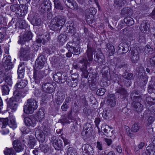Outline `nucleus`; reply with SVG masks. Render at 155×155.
Segmentation results:
<instances>
[{"label":"nucleus","mask_w":155,"mask_h":155,"mask_svg":"<svg viewBox=\"0 0 155 155\" xmlns=\"http://www.w3.org/2000/svg\"><path fill=\"white\" fill-rule=\"evenodd\" d=\"M32 37L31 32L30 31H27L24 34L22 37L20 38L18 41V43L23 44L25 42L31 40Z\"/></svg>","instance_id":"obj_12"},{"label":"nucleus","mask_w":155,"mask_h":155,"mask_svg":"<svg viewBox=\"0 0 155 155\" xmlns=\"http://www.w3.org/2000/svg\"><path fill=\"white\" fill-rule=\"evenodd\" d=\"M18 104L14 98H10L8 103V106L13 111H15L17 109Z\"/></svg>","instance_id":"obj_18"},{"label":"nucleus","mask_w":155,"mask_h":155,"mask_svg":"<svg viewBox=\"0 0 155 155\" xmlns=\"http://www.w3.org/2000/svg\"><path fill=\"white\" fill-rule=\"evenodd\" d=\"M146 150L149 155H153L155 152V146L150 144L147 147Z\"/></svg>","instance_id":"obj_31"},{"label":"nucleus","mask_w":155,"mask_h":155,"mask_svg":"<svg viewBox=\"0 0 155 155\" xmlns=\"http://www.w3.org/2000/svg\"><path fill=\"white\" fill-rule=\"evenodd\" d=\"M125 130L127 134L130 136L131 138H134V135L133 134L130 132V128L127 126L125 127Z\"/></svg>","instance_id":"obj_52"},{"label":"nucleus","mask_w":155,"mask_h":155,"mask_svg":"<svg viewBox=\"0 0 155 155\" xmlns=\"http://www.w3.org/2000/svg\"><path fill=\"white\" fill-rule=\"evenodd\" d=\"M54 2L55 8L60 10H63V7L59 0H54Z\"/></svg>","instance_id":"obj_38"},{"label":"nucleus","mask_w":155,"mask_h":155,"mask_svg":"<svg viewBox=\"0 0 155 155\" xmlns=\"http://www.w3.org/2000/svg\"><path fill=\"white\" fill-rule=\"evenodd\" d=\"M139 91H138L135 90L132 92L130 94V97L133 101L132 106L134 107L136 111L140 112L143 109V106L140 104V102L142 100L141 96H136L138 95Z\"/></svg>","instance_id":"obj_4"},{"label":"nucleus","mask_w":155,"mask_h":155,"mask_svg":"<svg viewBox=\"0 0 155 155\" xmlns=\"http://www.w3.org/2000/svg\"><path fill=\"white\" fill-rule=\"evenodd\" d=\"M124 21L126 24L129 26L133 25L134 23L133 19L129 17L125 18L124 19Z\"/></svg>","instance_id":"obj_44"},{"label":"nucleus","mask_w":155,"mask_h":155,"mask_svg":"<svg viewBox=\"0 0 155 155\" xmlns=\"http://www.w3.org/2000/svg\"><path fill=\"white\" fill-rule=\"evenodd\" d=\"M25 66L24 63H22L20 64L18 66V72H24L25 71Z\"/></svg>","instance_id":"obj_56"},{"label":"nucleus","mask_w":155,"mask_h":155,"mask_svg":"<svg viewBox=\"0 0 155 155\" xmlns=\"http://www.w3.org/2000/svg\"><path fill=\"white\" fill-rule=\"evenodd\" d=\"M43 56H40L36 59L34 67V69L40 70L42 68L45 64V62L43 59Z\"/></svg>","instance_id":"obj_15"},{"label":"nucleus","mask_w":155,"mask_h":155,"mask_svg":"<svg viewBox=\"0 0 155 155\" xmlns=\"http://www.w3.org/2000/svg\"><path fill=\"white\" fill-rule=\"evenodd\" d=\"M33 77L35 82L37 84L38 83L43 77L42 72L39 70L35 69Z\"/></svg>","instance_id":"obj_16"},{"label":"nucleus","mask_w":155,"mask_h":155,"mask_svg":"<svg viewBox=\"0 0 155 155\" xmlns=\"http://www.w3.org/2000/svg\"><path fill=\"white\" fill-rule=\"evenodd\" d=\"M51 133L50 129L47 127H44L42 130L38 128L36 129L35 135L36 138L40 142H43L45 140V136Z\"/></svg>","instance_id":"obj_6"},{"label":"nucleus","mask_w":155,"mask_h":155,"mask_svg":"<svg viewBox=\"0 0 155 155\" xmlns=\"http://www.w3.org/2000/svg\"><path fill=\"white\" fill-rule=\"evenodd\" d=\"M38 107L36 101L33 98H31L27 100L26 105L24 107L23 110L27 114H31Z\"/></svg>","instance_id":"obj_5"},{"label":"nucleus","mask_w":155,"mask_h":155,"mask_svg":"<svg viewBox=\"0 0 155 155\" xmlns=\"http://www.w3.org/2000/svg\"><path fill=\"white\" fill-rule=\"evenodd\" d=\"M90 15L92 18H91L89 17L90 16V15L89 16H87V21L88 23L90 24L92 23L94 21V20L93 19L94 18L93 15L96 13V10L94 8H92L90 9Z\"/></svg>","instance_id":"obj_23"},{"label":"nucleus","mask_w":155,"mask_h":155,"mask_svg":"<svg viewBox=\"0 0 155 155\" xmlns=\"http://www.w3.org/2000/svg\"><path fill=\"white\" fill-rule=\"evenodd\" d=\"M107 104L111 107H114L116 104V99L114 94L109 95L107 100Z\"/></svg>","instance_id":"obj_22"},{"label":"nucleus","mask_w":155,"mask_h":155,"mask_svg":"<svg viewBox=\"0 0 155 155\" xmlns=\"http://www.w3.org/2000/svg\"><path fill=\"white\" fill-rule=\"evenodd\" d=\"M107 47L108 50L111 54H113L115 51V49L114 46L110 44H107Z\"/></svg>","instance_id":"obj_55"},{"label":"nucleus","mask_w":155,"mask_h":155,"mask_svg":"<svg viewBox=\"0 0 155 155\" xmlns=\"http://www.w3.org/2000/svg\"><path fill=\"white\" fill-rule=\"evenodd\" d=\"M81 48L77 47V46H75V47L73 48L72 51H71L72 54L74 55H77L79 54L80 53Z\"/></svg>","instance_id":"obj_47"},{"label":"nucleus","mask_w":155,"mask_h":155,"mask_svg":"<svg viewBox=\"0 0 155 155\" xmlns=\"http://www.w3.org/2000/svg\"><path fill=\"white\" fill-rule=\"evenodd\" d=\"M35 143L36 140L35 139L32 137H30L27 144L28 147L29 148H33L34 147Z\"/></svg>","instance_id":"obj_35"},{"label":"nucleus","mask_w":155,"mask_h":155,"mask_svg":"<svg viewBox=\"0 0 155 155\" xmlns=\"http://www.w3.org/2000/svg\"><path fill=\"white\" fill-rule=\"evenodd\" d=\"M149 25L146 21H143L140 27V29L142 32L145 33L148 29Z\"/></svg>","instance_id":"obj_25"},{"label":"nucleus","mask_w":155,"mask_h":155,"mask_svg":"<svg viewBox=\"0 0 155 155\" xmlns=\"http://www.w3.org/2000/svg\"><path fill=\"white\" fill-rule=\"evenodd\" d=\"M125 2L124 0H116L114 2V5L116 8H119L124 5Z\"/></svg>","instance_id":"obj_34"},{"label":"nucleus","mask_w":155,"mask_h":155,"mask_svg":"<svg viewBox=\"0 0 155 155\" xmlns=\"http://www.w3.org/2000/svg\"><path fill=\"white\" fill-rule=\"evenodd\" d=\"M68 7L73 10H77L78 8V5L76 2L74 0H73L72 2H71L70 4L68 5Z\"/></svg>","instance_id":"obj_40"},{"label":"nucleus","mask_w":155,"mask_h":155,"mask_svg":"<svg viewBox=\"0 0 155 155\" xmlns=\"http://www.w3.org/2000/svg\"><path fill=\"white\" fill-rule=\"evenodd\" d=\"M66 38L67 36L65 34H61L58 36V40L61 44H64L65 42Z\"/></svg>","instance_id":"obj_41"},{"label":"nucleus","mask_w":155,"mask_h":155,"mask_svg":"<svg viewBox=\"0 0 155 155\" xmlns=\"http://www.w3.org/2000/svg\"><path fill=\"white\" fill-rule=\"evenodd\" d=\"M150 62L152 66L155 67V55L150 58Z\"/></svg>","instance_id":"obj_64"},{"label":"nucleus","mask_w":155,"mask_h":155,"mask_svg":"<svg viewBox=\"0 0 155 155\" xmlns=\"http://www.w3.org/2000/svg\"><path fill=\"white\" fill-rule=\"evenodd\" d=\"M51 5L49 0H44L39 7V10L42 13H44L51 9Z\"/></svg>","instance_id":"obj_10"},{"label":"nucleus","mask_w":155,"mask_h":155,"mask_svg":"<svg viewBox=\"0 0 155 155\" xmlns=\"http://www.w3.org/2000/svg\"><path fill=\"white\" fill-rule=\"evenodd\" d=\"M140 128V126L137 123H135L133 124L131 128V131L133 132H137Z\"/></svg>","instance_id":"obj_45"},{"label":"nucleus","mask_w":155,"mask_h":155,"mask_svg":"<svg viewBox=\"0 0 155 155\" xmlns=\"http://www.w3.org/2000/svg\"><path fill=\"white\" fill-rule=\"evenodd\" d=\"M28 84L27 81L21 80L16 84V86L18 88L22 89L24 88Z\"/></svg>","instance_id":"obj_32"},{"label":"nucleus","mask_w":155,"mask_h":155,"mask_svg":"<svg viewBox=\"0 0 155 155\" xmlns=\"http://www.w3.org/2000/svg\"><path fill=\"white\" fill-rule=\"evenodd\" d=\"M24 122L26 126H32L33 127L36 126V122L34 119H31L28 117H26L24 119Z\"/></svg>","instance_id":"obj_21"},{"label":"nucleus","mask_w":155,"mask_h":155,"mask_svg":"<svg viewBox=\"0 0 155 155\" xmlns=\"http://www.w3.org/2000/svg\"><path fill=\"white\" fill-rule=\"evenodd\" d=\"M45 116L44 111L43 110H40L36 114V118L38 121L41 122L44 118Z\"/></svg>","instance_id":"obj_26"},{"label":"nucleus","mask_w":155,"mask_h":155,"mask_svg":"<svg viewBox=\"0 0 155 155\" xmlns=\"http://www.w3.org/2000/svg\"><path fill=\"white\" fill-rule=\"evenodd\" d=\"M130 59L133 63H136L139 59V55L138 50L135 49L131 51L130 56Z\"/></svg>","instance_id":"obj_17"},{"label":"nucleus","mask_w":155,"mask_h":155,"mask_svg":"<svg viewBox=\"0 0 155 155\" xmlns=\"http://www.w3.org/2000/svg\"><path fill=\"white\" fill-rule=\"evenodd\" d=\"M13 145L15 150L17 152H20L24 149L23 145L18 140H14Z\"/></svg>","instance_id":"obj_19"},{"label":"nucleus","mask_w":155,"mask_h":155,"mask_svg":"<svg viewBox=\"0 0 155 155\" xmlns=\"http://www.w3.org/2000/svg\"><path fill=\"white\" fill-rule=\"evenodd\" d=\"M68 29L69 30L68 31V35L69 36H72L74 35L75 33V28L74 25H69V26H67Z\"/></svg>","instance_id":"obj_29"},{"label":"nucleus","mask_w":155,"mask_h":155,"mask_svg":"<svg viewBox=\"0 0 155 155\" xmlns=\"http://www.w3.org/2000/svg\"><path fill=\"white\" fill-rule=\"evenodd\" d=\"M83 130L91 132L92 131L91 125L89 123H86L84 126Z\"/></svg>","instance_id":"obj_46"},{"label":"nucleus","mask_w":155,"mask_h":155,"mask_svg":"<svg viewBox=\"0 0 155 155\" xmlns=\"http://www.w3.org/2000/svg\"><path fill=\"white\" fill-rule=\"evenodd\" d=\"M42 88L43 91L48 93H51L54 90L53 85L49 83L44 84Z\"/></svg>","instance_id":"obj_14"},{"label":"nucleus","mask_w":155,"mask_h":155,"mask_svg":"<svg viewBox=\"0 0 155 155\" xmlns=\"http://www.w3.org/2000/svg\"><path fill=\"white\" fill-rule=\"evenodd\" d=\"M87 49L86 53L84 54L82 59L79 62L82 64L83 68H81L82 72V75L85 78H87L89 72L87 70V66L89 64L88 61H92L93 60V53L95 49L92 48L89 44L87 45Z\"/></svg>","instance_id":"obj_1"},{"label":"nucleus","mask_w":155,"mask_h":155,"mask_svg":"<svg viewBox=\"0 0 155 155\" xmlns=\"http://www.w3.org/2000/svg\"><path fill=\"white\" fill-rule=\"evenodd\" d=\"M110 113V110H107L105 109H104L102 114V116L105 119H108L109 118V115Z\"/></svg>","instance_id":"obj_51"},{"label":"nucleus","mask_w":155,"mask_h":155,"mask_svg":"<svg viewBox=\"0 0 155 155\" xmlns=\"http://www.w3.org/2000/svg\"><path fill=\"white\" fill-rule=\"evenodd\" d=\"M32 24L34 26H38L41 23V19L39 18H34L32 21Z\"/></svg>","instance_id":"obj_49"},{"label":"nucleus","mask_w":155,"mask_h":155,"mask_svg":"<svg viewBox=\"0 0 155 155\" xmlns=\"http://www.w3.org/2000/svg\"><path fill=\"white\" fill-rule=\"evenodd\" d=\"M5 155H15L13 150L12 148H7L4 151Z\"/></svg>","instance_id":"obj_48"},{"label":"nucleus","mask_w":155,"mask_h":155,"mask_svg":"<svg viewBox=\"0 0 155 155\" xmlns=\"http://www.w3.org/2000/svg\"><path fill=\"white\" fill-rule=\"evenodd\" d=\"M83 153L84 155H93V149L91 146L88 144H84L82 146Z\"/></svg>","instance_id":"obj_13"},{"label":"nucleus","mask_w":155,"mask_h":155,"mask_svg":"<svg viewBox=\"0 0 155 155\" xmlns=\"http://www.w3.org/2000/svg\"><path fill=\"white\" fill-rule=\"evenodd\" d=\"M122 76L125 79L127 80H130L133 78V74L131 73L126 72L124 73Z\"/></svg>","instance_id":"obj_43"},{"label":"nucleus","mask_w":155,"mask_h":155,"mask_svg":"<svg viewBox=\"0 0 155 155\" xmlns=\"http://www.w3.org/2000/svg\"><path fill=\"white\" fill-rule=\"evenodd\" d=\"M67 154V155H77L75 150L72 147H70L68 148Z\"/></svg>","instance_id":"obj_50"},{"label":"nucleus","mask_w":155,"mask_h":155,"mask_svg":"<svg viewBox=\"0 0 155 155\" xmlns=\"http://www.w3.org/2000/svg\"><path fill=\"white\" fill-rule=\"evenodd\" d=\"M10 9L12 11L15 12V13L18 14H19L20 13H21L22 11L21 9L20 5L18 4L11 5Z\"/></svg>","instance_id":"obj_24"},{"label":"nucleus","mask_w":155,"mask_h":155,"mask_svg":"<svg viewBox=\"0 0 155 155\" xmlns=\"http://www.w3.org/2000/svg\"><path fill=\"white\" fill-rule=\"evenodd\" d=\"M31 53V49L29 47L21 48L19 52L20 59L23 60H27L29 57Z\"/></svg>","instance_id":"obj_7"},{"label":"nucleus","mask_w":155,"mask_h":155,"mask_svg":"<svg viewBox=\"0 0 155 155\" xmlns=\"http://www.w3.org/2000/svg\"><path fill=\"white\" fill-rule=\"evenodd\" d=\"M5 83L7 84V85L11 86L12 85V79L10 77H6L5 78Z\"/></svg>","instance_id":"obj_59"},{"label":"nucleus","mask_w":155,"mask_h":155,"mask_svg":"<svg viewBox=\"0 0 155 155\" xmlns=\"http://www.w3.org/2000/svg\"><path fill=\"white\" fill-rule=\"evenodd\" d=\"M39 148L41 150L44 152H46L48 148L46 145L42 144L40 145Z\"/></svg>","instance_id":"obj_61"},{"label":"nucleus","mask_w":155,"mask_h":155,"mask_svg":"<svg viewBox=\"0 0 155 155\" xmlns=\"http://www.w3.org/2000/svg\"><path fill=\"white\" fill-rule=\"evenodd\" d=\"M98 79L97 74H90L88 78V81H91V83H95Z\"/></svg>","instance_id":"obj_36"},{"label":"nucleus","mask_w":155,"mask_h":155,"mask_svg":"<svg viewBox=\"0 0 155 155\" xmlns=\"http://www.w3.org/2000/svg\"><path fill=\"white\" fill-rule=\"evenodd\" d=\"M6 76L5 74L4 73L0 71V84L1 83L5 80Z\"/></svg>","instance_id":"obj_63"},{"label":"nucleus","mask_w":155,"mask_h":155,"mask_svg":"<svg viewBox=\"0 0 155 155\" xmlns=\"http://www.w3.org/2000/svg\"><path fill=\"white\" fill-rule=\"evenodd\" d=\"M106 91V90L104 88L100 89L97 90V91L96 94L97 95L99 96H103L104 95Z\"/></svg>","instance_id":"obj_54"},{"label":"nucleus","mask_w":155,"mask_h":155,"mask_svg":"<svg viewBox=\"0 0 155 155\" xmlns=\"http://www.w3.org/2000/svg\"><path fill=\"white\" fill-rule=\"evenodd\" d=\"M0 125L2 126V133L3 135L7 134L9 133V127L14 129L17 127V124L14 118L10 117L9 119L8 118L0 119Z\"/></svg>","instance_id":"obj_2"},{"label":"nucleus","mask_w":155,"mask_h":155,"mask_svg":"<svg viewBox=\"0 0 155 155\" xmlns=\"http://www.w3.org/2000/svg\"><path fill=\"white\" fill-rule=\"evenodd\" d=\"M94 60L95 61L98 63H102L104 60V57L101 53L97 54L96 56H94Z\"/></svg>","instance_id":"obj_30"},{"label":"nucleus","mask_w":155,"mask_h":155,"mask_svg":"<svg viewBox=\"0 0 155 155\" xmlns=\"http://www.w3.org/2000/svg\"><path fill=\"white\" fill-rule=\"evenodd\" d=\"M114 149L115 150L120 153L122 152V149L120 145L115 146Z\"/></svg>","instance_id":"obj_60"},{"label":"nucleus","mask_w":155,"mask_h":155,"mask_svg":"<svg viewBox=\"0 0 155 155\" xmlns=\"http://www.w3.org/2000/svg\"><path fill=\"white\" fill-rule=\"evenodd\" d=\"M55 98L57 104H60L64 100L65 96L62 92L58 91L55 94Z\"/></svg>","instance_id":"obj_20"},{"label":"nucleus","mask_w":155,"mask_h":155,"mask_svg":"<svg viewBox=\"0 0 155 155\" xmlns=\"http://www.w3.org/2000/svg\"><path fill=\"white\" fill-rule=\"evenodd\" d=\"M78 82V81L77 80H74L72 79L71 81V82L68 83V85L71 86L72 87H75L77 85Z\"/></svg>","instance_id":"obj_58"},{"label":"nucleus","mask_w":155,"mask_h":155,"mask_svg":"<svg viewBox=\"0 0 155 155\" xmlns=\"http://www.w3.org/2000/svg\"><path fill=\"white\" fill-rule=\"evenodd\" d=\"M60 122L63 124L65 123H69V121L68 119L66 116L65 115H63L61 116V119L60 120Z\"/></svg>","instance_id":"obj_57"},{"label":"nucleus","mask_w":155,"mask_h":155,"mask_svg":"<svg viewBox=\"0 0 155 155\" xmlns=\"http://www.w3.org/2000/svg\"><path fill=\"white\" fill-rule=\"evenodd\" d=\"M119 50L122 49L123 53L127 52L129 50V46L126 43H122L118 46Z\"/></svg>","instance_id":"obj_28"},{"label":"nucleus","mask_w":155,"mask_h":155,"mask_svg":"<svg viewBox=\"0 0 155 155\" xmlns=\"http://www.w3.org/2000/svg\"><path fill=\"white\" fill-rule=\"evenodd\" d=\"M77 44L76 42L73 41V42H68L66 45V48L68 50V51L71 52L75 46H77Z\"/></svg>","instance_id":"obj_27"},{"label":"nucleus","mask_w":155,"mask_h":155,"mask_svg":"<svg viewBox=\"0 0 155 155\" xmlns=\"http://www.w3.org/2000/svg\"><path fill=\"white\" fill-rule=\"evenodd\" d=\"M116 90L117 93L123 95L124 97H126L128 95V94L127 93V91L124 88L119 87L116 89Z\"/></svg>","instance_id":"obj_33"},{"label":"nucleus","mask_w":155,"mask_h":155,"mask_svg":"<svg viewBox=\"0 0 155 155\" xmlns=\"http://www.w3.org/2000/svg\"><path fill=\"white\" fill-rule=\"evenodd\" d=\"M67 79L66 76H64L60 72H58L53 76V79L56 82L59 84L64 83Z\"/></svg>","instance_id":"obj_9"},{"label":"nucleus","mask_w":155,"mask_h":155,"mask_svg":"<svg viewBox=\"0 0 155 155\" xmlns=\"http://www.w3.org/2000/svg\"><path fill=\"white\" fill-rule=\"evenodd\" d=\"M66 20L63 17H55L51 20L49 25V28L54 31H59L62 28Z\"/></svg>","instance_id":"obj_3"},{"label":"nucleus","mask_w":155,"mask_h":155,"mask_svg":"<svg viewBox=\"0 0 155 155\" xmlns=\"http://www.w3.org/2000/svg\"><path fill=\"white\" fill-rule=\"evenodd\" d=\"M11 56L10 55L6 56L4 57L2 60L3 65L5 69L9 71L12 69L14 65L11 62Z\"/></svg>","instance_id":"obj_8"},{"label":"nucleus","mask_w":155,"mask_h":155,"mask_svg":"<svg viewBox=\"0 0 155 155\" xmlns=\"http://www.w3.org/2000/svg\"><path fill=\"white\" fill-rule=\"evenodd\" d=\"M51 142L55 149L57 150H60L63 146L62 140L55 136L51 138Z\"/></svg>","instance_id":"obj_11"},{"label":"nucleus","mask_w":155,"mask_h":155,"mask_svg":"<svg viewBox=\"0 0 155 155\" xmlns=\"http://www.w3.org/2000/svg\"><path fill=\"white\" fill-rule=\"evenodd\" d=\"M91 132L83 130L81 133V135L84 139H86L90 137L91 134Z\"/></svg>","instance_id":"obj_42"},{"label":"nucleus","mask_w":155,"mask_h":155,"mask_svg":"<svg viewBox=\"0 0 155 155\" xmlns=\"http://www.w3.org/2000/svg\"><path fill=\"white\" fill-rule=\"evenodd\" d=\"M43 36L44 41H43V44L44 45L45 43L48 42L49 40V35L47 34L43 35Z\"/></svg>","instance_id":"obj_62"},{"label":"nucleus","mask_w":155,"mask_h":155,"mask_svg":"<svg viewBox=\"0 0 155 155\" xmlns=\"http://www.w3.org/2000/svg\"><path fill=\"white\" fill-rule=\"evenodd\" d=\"M2 89L3 95H7L8 94L10 89L6 85L2 86Z\"/></svg>","instance_id":"obj_39"},{"label":"nucleus","mask_w":155,"mask_h":155,"mask_svg":"<svg viewBox=\"0 0 155 155\" xmlns=\"http://www.w3.org/2000/svg\"><path fill=\"white\" fill-rule=\"evenodd\" d=\"M6 28L5 27L0 28V43H2L4 40V33L5 32Z\"/></svg>","instance_id":"obj_37"},{"label":"nucleus","mask_w":155,"mask_h":155,"mask_svg":"<svg viewBox=\"0 0 155 155\" xmlns=\"http://www.w3.org/2000/svg\"><path fill=\"white\" fill-rule=\"evenodd\" d=\"M116 66L120 68L124 67L126 66L124 63L122 61H120V60H117V62L116 64Z\"/></svg>","instance_id":"obj_53"}]
</instances>
